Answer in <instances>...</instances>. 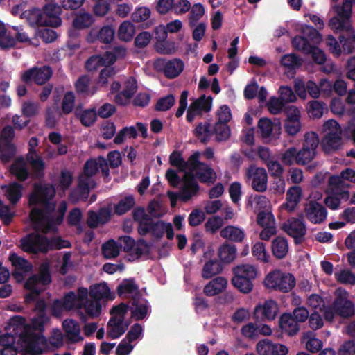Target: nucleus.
Returning a JSON list of instances; mask_svg holds the SVG:
<instances>
[{
  "label": "nucleus",
  "instance_id": "obj_37",
  "mask_svg": "<svg viewBox=\"0 0 355 355\" xmlns=\"http://www.w3.org/2000/svg\"><path fill=\"white\" fill-rule=\"evenodd\" d=\"M227 286V280L218 277L208 282L204 287V293L209 297L215 296L223 292Z\"/></svg>",
  "mask_w": 355,
  "mask_h": 355
},
{
  "label": "nucleus",
  "instance_id": "obj_19",
  "mask_svg": "<svg viewBox=\"0 0 355 355\" xmlns=\"http://www.w3.org/2000/svg\"><path fill=\"white\" fill-rule=\"evenodd\" d=\"M14 135V130L10 126H7L2 130L0 137V159L3 162H9L15 155V148L11 143Z\"/></svg>",
  "mask_w": 355,
  "mask_h": 355
},
{
  "label": "nucleus",
  "instance_id": "obj_36",
  "mask_svg": "<svg viewBox=\"0 0 355 355\" xmlns=\"http://www.w3.org/2000/svg\"><path fill=\"white\" fill-rule=\"evenodd\" d=\"M62 328L69 341L77 343L83 340L80 335V327L78 322L72 319L64 320L62 322Z\"/></svg>",
  "mask_w": 355,
  "mask_h": 355
},
{
  "label": "nucleus",
  "instance_id": "obj_29",
  "mask_svg": "<svg viewBox=\"0 0 355 355\" xmlns=\"http://www.w3.org/2000/svg\"><path fill=\"white\" fill-rule=\"evenodd\" d=\"M137 89L136 80L132 78H128L123 84L122 90L115 96V102L119 105H127Z\"/></svg>",
  "mask_w": 355,
  "mask_h": 355
},
{
  "label": "nucleus",
  "instance_id": "obj_14",
  "mask_svg": "<svg viewBox=\"0 0 355 355\" xmlns=\"http://www.w3.org/2000/svg\"><path fill=\"white\" fill-rule=\"evenodd\" d=\"M324 137L322 141L323 148L327 152L338 149L342 144V130L336 121L329 119L322 127Z\"/></svg>",
  "mask_w": 355,
  "mask_h": 355
},
{
  "label": "nucleus",
  "instance_id": "obj_35",
  "mask_svg": "<svg viewBox=\"0 0 355 355\" xmlns=\"http://www.w3.org/2000/svg\"><path fill=\"white\" fill-rule=\"evenodd\" d=\"M302 189L300 187L293 186L286 191V202L281 205V208L288 212L293 211L300 201Z\"/></svg>",
  "mask_w": 355,
  "mask_h": 355
},
{
  "label": "nucleus",
  "instance_id": "obj_26",
  "mask_svg": "<svg viewBox=\"0 0 355 355\" xmlns=\"http://www.w3.org/2000/svg\"><path fill=\"white\" fill-rule=\"evenodd\" d=\"M258 128L263 138H278L282 132L281 123L278 121H272L268 118H262L259 121Z\"/></svg>",
  "mask_w": 355,
  "mask_h": 355
},
{
  "label": "nucleus",
  "instance_id": "obj_48",
  "mask_svg": "<svg viewBox=\"0 0 355 355\" xmlns=\"http://www.w3.org/2000/svg\"><path fill=\"white\" fill-rule=\"evenodd\" d=\"M271 249L276 258L279 259L284 258L288 252L287 240L282 236H277L272 241Z\"/></svg>",
  "mask_w": 355,
  "mask_h": 355
},
{
  "label": "nucleus",
  "instance_id": "obj_43",
  "mask_svg": "<svg viewBox=\"0 0 355 355\" xmlns=\"http://www.w3.org/2000/svg\"><path fill=\"white\" fill-rule=\"evenodd\" d=\"M281 329L289 336L296 334L299 331L297 322L290 313H284L279 319Z\"/></svg>",
  "mask_w": 355,
  "mask_h": 355
},
{
  "label": "nucleus",
  "instance_id": "obj_41",
  "mask_svg": "<svg viewBox=\"0 0 355 355\" xmlns=\"http://www.w3.org/2000/svg\"><path fill=\"white\" fill-rule=\"evenodd\" d=\"M10 170L11 173L20 181L26 180L29 175L27 162L23 157L16 159Z\"/></svg>",
  "mask_w": 355,
  "mask_h": 355
},
{
  "label": "nucleus",
  "instance_id": "obj_52",
  "mask_svg": "<svg viewBox=\"0 0 355 355\" xmlns=\"http://www.w3.org/2000/svg\"><path fill=\"white\" fill-rule=\"evenodd\" d=\"M135 34V27L130 21H123L118 29L119 39L123 42H129L132 40Z\"/></svg>",
  "mask_w": 355,
  "mask_h": 355
},
{
  "label": "nucleus",
  "instance_id": "obj_10",
  "mask_svg": "<svg viewBox=\"0 0 355 355\" xmlns=\"http://www.w3.org/2000/svg\"><path fill=\"white\" fill-rule=\"evenodd\" d=\"M49 270V263H44L40 268L39 274L32 276L27 280L25 287L30 292L25 297L26 302L35 300L37 295L45 289V286L50 284L51 279Z\"/></svg>",
  "mask_w": 355,
  "mask_h": 355
},
{
  "label": "nucleus",
  "instance_id": "obj_42",
  "mask_svg": "<svg viewBox=\"0 0 355 355\" xmlns=\"http://www.w3.org/2000/svg\"><path fill=\"white\" fill-rule=\"evenodd\" d=\"M301 64L302 60L293 53L285 55L281 59V64L284 67L285 73L288 77H293L295 69Z\"/></svg>",
  "mask_w": 355,
  "mask_h": 355
},
{
  "label": "nucleus",
  "instance_id": "obj_18",
  "mask_svg": "<svg viewBox=\"0 0 355 355\" xmlns=\"http://www.w3.org/2000/svg\"><path fill=\"white\" fill-rule=\"evenodd\" d=\"M246 178L252 187L258 192H263L267 189L268 175L263 168L252 165L246 170Z\"/></svg>",
  "mask_w": 355,
  "mask_h": 355
},
{
  "label": "nucleus",
  "instance_id": "obj_60",
  "mask_svg": "<svg viewBox=\"0 0 355 355\" xmlns=\"http://www.w3.org/2000/svg\"><path fill=\"white\" fill-rule=\"evenodd\" d=\"M325 107L323 102L313 100L308 103L307 112L311 118L319 119L323 115Z\"/></svg>",
  "mask_w": 355,
  "mask_h": 355
},
{
  "label": "nucleus",
  "instance_id": "obj_32",
  "mask_svg": "<svg viewBox=\"0 0 355 355\" xmlns=\"http://www.w3.org/2000/svg\"><path fill=\"white\" fill-rule=\"evenodd\" d=\"M9 260L15 267L13 275L17 281L24 279L26 274L32 268L31 265L26 260L19 257L15 252L10 254Z\"/></svg>",
  "mask_w": 355,
  "mask_h": 355
},
{
  "label": "nucleus",
  "instance_id": "obj_28",
  "mask_svg": "<svg viewBox=\"0 0 355 355\" xmlns=\"http://www.w3.org/2000/svg\"><path fill=\"white\" fill-rule=\"evenodd\" d=\"M114 35L115 31L110 26H103L100 30L92 28L87 36V41L92 43L96 40H99L103 43L109 44L114 40Z\"/></svg>",
  "mask_w": 355,
  "mask_h": 355
},
{
  "label": "nucleus",
  "instance_id": "obj_45",
  "mask_svg": "<svg viewBox=\"0 0 355 355\" xmlns=\"http://www.w3.org/2000/svg\"><path fill=\"white\" fill-rule=\"evenodd\" d=\"M244 230L237 226L227 225L220 231V236L234 242H241L245 236Z\"/></svg>",
  "mask_w": 355,
  "mask_h": 355
},
{
  "label": "nucleus",
  "instance_id": "obj_3",
  "mask_svg": "<svg viewBox=\"0 0 355 355\" xmlns=\"http://www.w3.org/2000/svg\"><path fill=\"white\" fill-rule=\"evenodd\" d=\"M100 168L105 175L108 174L107 162L103 157L90 159L85 163L83 172L78 178V187L70 193L69 199L72 202L75 203L87 198L90 189L95 186L92 177Z\"/></svg>",
  "mask_w": 355,
  "mask_h": 355
},
{
  "label": "nucleus",
  "instance_id": "obj_64",
  "mask_svg": "<svg viewBox=\"0 0 355 355\" xmlns=\"http://www.w3.org/2000/svg\"><path fill=\"white\" fill-rule=\"evenodd\" d=\"M307 305L314 311L323 312L324 314L327 309L323 298L317 294H312L308 297Z\"/></svg>",
  "mask_w": 355,
  "mask_h": 355
},
{
  "label": "nucleus",
  "instance_id": "obj_20",
  "mask_svg": "<svg viewBox=\"0 0 355 355\" xmlns=\"http://www.w3.org/2000/svg\"><path fill=\"white\" fill-rule=\"evenodd\" d=\"M200 153L199 152H195L189 157L187 162H186L180 152L174 151L169 157V162L171 165L176 167L179 171L185 173L182 178L183 180L187 175L191 177L189 171L190 168H192L195 166L196 162L200 158ZM192 178H194L193 176H192Z\"/></svg>",
  "mask_w": 355,
  "mask_h": 355
},
{
  "label": "nucleus",
  "instance_id": "obj_56",
  "mask_svg": "<svg viewBox=\"0 0 355 355\" xmlns=\"http://www.w3.org/2000/svg\"><path fill=\"white\" fill-rule=\"evenodd\" d=\"M189 15V24L190 26H195L196 23L204 16L205 9L200 3H194L191 6Z\"/></svg>",
  "mask_w": 355,
  "mask_h": 355
},
{
  "label": "nucleus",
  "instance_id": "obj_8",
  "mask_svg": "<svg viewBox=\"0 0 355 355\" xmlns=\"http://www.w3.org/2000/svg\"><path fill=\"white\" fill-rule=\"evenodd\" d=\"M234 277L232 284L243 293H249L252 291V280L258 274L257 268L249 263L241 264L233 268Z\"/></svg>",
  "mask_w": 355,
  "mask_h": 355
},
{
  "label": "nucleus",
  "instance_id": "obj_5",
  "mask_svg": "<svg viewBox=\"0 0 355 355\" xmlns=\"http://www.w3.org/2000/svg\"><path fill=\"white\" fill-rule=\"evenodd\" d=\"M134 218L139 223L138 230L140 234H146L149 232L156 238H162L164 234L168 239H173L174 232L173 225L170 223L159 220L153 223L152 218L142 208H137L134 211Z\"/></svg>",
  "mask_w": 355,
  "mask_h": 355
},
{
  "label": "nucleus",
  "instance_id": "obj_27",
  "mask_svg": "<svg viewBox=\"0 0 355 355\" xmlns=\"http://www.w3.org/2000/svg\"><path fill=\"white\" fill-rule=\"evenodd\" d=\"M304 211L306 218L314 224L322 223L327 215L326 209L320 204L313 201H310L306 205Z\"/></svg>",
  "mask_w": 355,
  "mask_h": 355
},
{
  "label": "nucleus",
  "instance_id": "obj_2",
  "mask_svg": "<svg viewBox=\"0 0 355 355\" xmlns=\"http://www.w3.org/2000/svg\"><path fill=\"white\" fill-rule=\"evenodd\" d=\"M46 304L40 300L35 306L37 316L31 320V325L26 324L25 319L20 316L12 317L6 330L15 337H18V342L21 345V350L26 353L41 354L48 347L47 340L43 336L44 324L49 321L45 314Z\"/></svg>",
  "mask_w": 355,
  "mask_h": 355
},
{
  "label": "nucleus",
  "instance_id": "obj_57",
  "mask_svg": "<svg viewBox=\"0 0 355 355\" xmlns=\"http://www.w3.org/2000/svg\"><path fill=\"white\" fill-rule=\"evenodd\" d=\"M15 39L10 31H7L5 25L0 21V47L6 49L14 46Z\"/></svg>",
  "mask_w": 355,
  "mask_h": 355
},
{
  "label": "nucleus",
  "instance_id": "obj_22",
  "mask_svg": "<svg viewBox=\"0 0 355 355\" xmlns=\"http://www.w3.org/2000/svg\"><path fill=\"white\" fill-rule=\"evenodd\" d=\"M286 119L284 122L286 132L291 136L297 134L301 129V112L295 106H289L286 110Z\"/></svg>",
  "mask_w": 355,
  "mask_h": 355
},
{
  "label": "nucleus",
  "instance_id": "obj_23",
  "mask_svg": "<svg viewBox=\"0 0 355 355\" xmlns=\"http://www.w3.org/2000/svg\"><path fill=\"white\" fill-rule=\"evenodd\" d=\"M212 98L210 96L202 95L199 98L195 100L188 107L187 119L192 122L194 119L200 115L202 112H209L211 107Z\"/></svg>",
  "mask_w": 355,
  "mask_h": 355
},
{
  "label": "nucleus",
  "instance_id": "obj_54",
  "mask_svg": "<svg viewBox=\"0 0 355 355\" xmlns=\"http://www.w3.org/2000/svg\"><path fill=\"white\" fill-rule=\"evenodd\" d=\"M73 180V176L71 172L62 171L59 178L57 184V193L62 197L65 194V191L69 187Z\"/></svg>",
  "mask_w": 355,
  "mask_h": 355
},
{
  "label": "nucleus",
  "instance_id": "obj_38",
  "mask_svg": "<svg viewBox=\"0 0 355 355\" xmlns=\"http://www.w3.org/2000/svg\"><path fill=\"white\" fill-rule=\"evenodd\" d=\"M131 316L136 320L144 319L148 313V305L146 301L139 297L130 302Z\"/></svg>",
  "mask_w": 355,
  "mask_h": 355
},
{
  "label": "nucleus",
  "instance_id": "obj_6",
  "mask_svg": "<svg viewBox=\"0 0 355 355\" xmlns=\"http://www.w3.org/2000/svg\"><path fill=\"white\" fill-rule=\"evenodd\" d=\"M70 246V243L67 240H62L59 236L54 237L49 241L44 236L37 233L28 234L21 241V247L24 251L37 253L46 252L49 248H64Z\"/></svg>",
  "mask_w": 355,
  "mask_h": 355
},
{
  "label": "nucleus",
  "instance_id": "obj_15",
  "mask_svg": "<svg viewBox=\"0 0 355 355\" xmlns=\"http://www.w3.org/2000/svg\"><path fill=\"white\" fill-rule=\"evenodd\" d=\"M303 36H296L292 40L295 49L302 51L304 53H309L313 44L320 43L322 40V35L315 28L310 26H304L302 28Z\"/></svg>",
  "mask_w": 355,
  "mask_h": 355
},
{
  "label": "nucleus",
  "instance_id": "obj_50",
  "mask_svg": "<svg viewBox=\"0 0 355 355\" xmlns=\"http://www.w3.org/2000/svg\"><path fill=\"white\" fill-rule=\"evenodd\" d=\"M302 343L305 348L312 353L318 352L322 347V342L311 331H308L303 335Z\"/></svg>",
  "mask_w": 355,
  "mask_h": 355
},
{
  "label": "nucleus",
  "instance_id": "obj_62",
  "mask_svg": "<svg viewBox=\"0 0 355 355\" xmlns=\"http://www.w3.org/2000/svg\"><path fill=\"white\" fill-rule=\"evenodd\" d=\"M316 155V150L313 148L303 147L297 152V164L305 165L312 161Z\"/></svg>",
  "mask_w": 355,
  "mask_h": 355
},
{
  "label": "nucleus",
  "instance_id": "obj_30",
  "mask_svg": "<svg viewBox=\"0 0 355 355\" xmlns=\"http://www.w3.org/2000/svg\"><path fill=\"white\" fill-rule=\"evenodd\" d=\"M189 173L191 176L195 173L196 176L200 181L205 183H212L216 179V173L209 166L200 162L199 159H198L195 166L190 168Z\"/></svg>",
  "mask_w": 355,
  "mask_h": 355
},
{
  "label": "nucleus",
  "instance_id": "obj_58",
  "mask_svg": "<svg viewBox=\"0 0 355 355\" xmlns=\"http://www.w3.org/2000/svg\"><path fill=\"white\" fill-rule=\"evenodd\" d=\"M252 208L256 211L270 210L271 203L268 198L264 196H255L250 200Z\"/></svg>",
  "mask_w": 355,
  "mask_h": 355
},
{
  "label": "nucleus",
  "instance_id": "obj_16",
  "mask_svg": "<svg viewBox=\"0 0 355 355\" xmlns=\"http://www.w3.org/2000/svg\"><path fill=\"white\" fill-rule=\"evenodd\" d=\"M153 66L158 71H162L166 78L173 79L178 77L184 70V62L180 58H158Z\"/></svg>",
  "mask_w": 355,
  "mask_h": 355
},
{
  "label": "nucleus",
  "instance_id": "obj_11",
  "mask_svg": "<svg viewBox=\"0 0 355 355\" xmlns=\"http://www.w3.org/2000/svg\"><path fill=\"white\" fill-rule=\"evenodd\" d=\"M352 0H344L342 5L331 6L330 12L334 14L329 21V26L334 31L349 28L352 15Z\"/></svg>",
  "mask_w": 355,
  "mask_h": 355
},
{
  "label": "nucleus",
  "instance_id": "obj_51",
  "mask_svg": "<svg viewBox=\"0 0 355 355\" xmlns=\"http://www.w3.org/2000/svg\"><path fill=\"white\" fill-rule=\"evenodd\" d=\"M23 16L31 26H45L46 24L42 11L37 8H33L23 12Z\"/></svg>",
  "mask_w": 355,
  "mask_h": 355
},
{
  "label": "nucleus",
  "instance_id": "obj_25",
  "mask_svg": "<svg viewBox=\"0 0 355 355\" xmlns=\"http://www.w3.org/2000/svg\"><path fill=\"white\" fill-rule=\"evenodd\" d=\"M51 74V68L44 66L41 68H33L24 71L21 76V79L25 83L33 80L37 84L42 85L50 78Z\"/></svg>",
  "mask_w": 355,
  "mask_h": 355
},
{
  "label": "nucleus",
  "instance_id": "obj_47",
  "mask_svg": "<svg viewBox=\"0 0 355 355\" xmlns=\"http://www.w3.org/2000/svg\"><path fill=\"white\" fill-rule=\"evenodd\" d=\"M118 292L123 297H130L132 300L139 297L138 287L132 280H125L118 287Z\"/></svg>",
  "mask_w": 355,
  "mask_h": 355
},
{
  "label": "nucleus",
  "instance_id": "obj_61",
  "mask_svg": "<svg viewBox=\"0 0 355 355\" xmlns=\"http://www.w3.org/2000/svg\"><path fill=\"white\" fill-rule=\"evenodd\" d=\"M252 252L253 256L263 263H268L270 256L266 251L265 245L261 242H257L252 247Z\"/></svg>",
  "mask_w": 355,
  "mask_h": 355
},
{
  "label": "nucleus",
  "instance_id": "obj_44",
  "mask_svg": "<svg viewBox=\"0 0 355 355\" xmlns=\"http://www.w3.org/2000/svg\"><path fill=\"white\" fill-rule=\"evenodd\" d=\"M110 218V212L108 209L103 208L98 213L90 211L87 219V224L91 227H96L99 225L107 223Z\"/></svg>",
  "mask_w": 355,
  "mask_h": 355
},
{
  "label": "nucleus",
  "instance_id": "obj_39",
  "mask_svg": "<svg viewBox=\"0 0 355 355\" xmlns=\"http://www.w3.org/2000/svg\"><path fill=\"white\" fill-rule=\"evenodd\" d=\"M16 338L9 332L0 333V348L1 355H17L16 349L14 347Z\"/></svg>",
  "mask_w": 355,
  "mask_h": 355
},
{
  "label": "nucleus",
  "instance_id": "obj_9",
  "mask_svg": "<svg viewBox=\"0 0 355 355\" xmlns=\"http://www.w3.org/2000/svg\"><path fill=\"white\" fill-rule=\"evenodd\" d=\"M295 283V279L292 274L278 269L269 272L263 281L266 288L282 293H288L292 291Z\"/></svg>",
  "mask_w": 355,
  "mask_h": 355
},
{
  "label": "nucleus",
  "instance_id": "obj_17",
  "mask_svg": "<svg viewBox=\"0 0 355 355\" xmlns=\"http://www.w3.org/2000/svg\"><path fill=\"white\" fill-rule=\"evenodd\" d=\"M198 190V185L195 180L189 175H186L184 179L181 182L180 190L179 193H174L171 191L168 192V196L170 198L171 206L175 207L176 200L180 198L182 200L187 201L194 196Z\"/></svg>",
  "mask_w": 355,
  "mask_h": 355
},
{
  "label": "nucleus",
  "instance_id": "obj_4",
  "mask_svg": "<svg viewBox=\"0 0 355 355\" xmlns=\"http://www.w3.org/2000/svg\"><path fill=\"white\" fill-rule=\"evenodd\" d=\"M63 306L65 310L76 309L83 318L85 315L95 318L101 312V305L97 302L88 300V290L80 287L77 294L73 292L67 293L63 297Z\"/></svg>",
  "mask_w": 355,
  "mask_h": 355
},
{
  "label": "nucleus",
  "instance_id": "obj_21",
  "mask_svg": "<svg viewBox=\"0 0 355 355\" xmlns=\"http://www.w3.org/2000/svg\"><path fill=\"white\" fill-rule=\"evenodd\" d=\"M254 315L261 320H273L278 314V304L272 299L259 303L254 308Z\"/></svg>",
  "mask_w": 355,
  "mask_h": 355
},
{
  "label": "nucleus",
  "instance_id": "obj_31",
  "mask_svg": "<svg viewBox=\"0 0 355 355\" xmlns=\"http://www.w3.org/2000/svg\"><path fill=\"white\" fill-rule=\"evenodd\" d=\"M331 194L328 196L325 200L324 203L331 209H337L340 205V200H348L349 198V192L348 191L343 190L338 187L329 186Z\"/></svg>",
  "mask_w": 355,
  "mask_h": 355
},
{
  "label": "nucleus",
  "instance_id": "obj_55",
  "mask_svg": "<svg viewBox=\"0 0 355 355\" xmlns=\"http://www.w3.org/2000/svg\"><path fill=\"white\" fill-rule=\"evenodd\" d=\"M222 271L220 263L216 260H209L205 263L202 271V276L205 279H209Z\"/></svg>",
  "mask_w": 355,
  "mask_h": 355
},
{
  "label": "nucleus",
  "instance_id": "obj_1",
  "mask_svg": "<svg viewBox=\"0 0 355 355\" xmlns=\"http://www.w3.org/2000/svg\"><path fill=\"white\" fill-rule=\"evenodd\" d=\"M55 193V189L53 186L36 184L29 196V206L32 207L30 220L37 231L44 233L55 231L56 226L63 220L67 204L65 202H61L58 211H55L53 201Z\"/></svg>",
  "mask_w": 355,
  "mask_h": 355
},
{
  "label": "nucleus",
  "instance_id": "obj_34",
  "mask_svg": "<svg viewBox=\"0 0 355 355\" xmlns=\"http://www.w3.org/2000/svg\"><path fill=\"white\" fill-rule=\"evenodd\" d=\"M285 232L295 239H300L304 236L306 230L304 223L300 219L292 218L284 224Z\"/></svg>",
  "mask_w": 355,
  "mask_h": 355
},
{
  "label": "nucleus",
  "instance_id": "obj_13",
  "mask_svg": "<svg viewBox=\"0 0 355 355\" xmlns=\"http://www.w3.org/2000/svg\"><path fill=\"white\" fill-rule=\"evenodd\" d=\"M127 54L126 49L123 46H118L112 51H107L103 55L92 56L86 62L88 71H96L101 67H109L117 60L123 59Z\"/></svg>",
  "mask_w": 355,
  "mask_h": 355
},
{
  "label": "nucleus",
  "instance_id": "obj_12",
  "mask_svg": "<svg viewBox=\"0 0 355 355\" xmlns=\"http://www.w3.org/2000/svg\"><path fill=\"white\" fill-rule=\"evenodd\" d=\"M128 306L121 303L110 311L111 318L107 324V334L112 338H117L127 329L128 322L125 320Z\"/></svg>",
  "mask_w": 355,
  "mask_h": 355
},
{
  "label": "nucleus",
  "instance_id": "obj_49",
  "mask_svg": "<svg viewBox=\"0 0 355 355\" xmlns=\"http://www.w3.org/2000/svg\"><path fill=\"white\" fill-rule=\"evenodd\" d=\"M343 180L355 183V171L352 168H347L340 173V175H332L329 179V186L338 187L341 189Z\"/></svg>",
  "mask_w": 355,
  "mask_h": 355
},
{
  "label": "nucleus",
  "instance_id": "obj_59",
  "mask_svg": "<svg viewBox=\"0 0 355 355\" xmlns=\"http://www.w3.org/2000/svg\"><path fill=\"white\" fill-rule=\"evenodd\" d=\"M236 249L234 245L224 244L219 248L218 256L220 260L225 263H230L236 258Z\"/></svg>",
  "mask_w": 355,
  "mask_h": 355
},
{
  "label": "nucleus",
  "instance_id": "obj_7",
  "mask_svg": "<svg viewBox=\"0 0 355 355\" xmlns=\"http://www.w3.org/2000/svg\"><path fill=\"white\" fill-rule=\"evenodd\" d=\"M335 300L333 306H327L324 310V318L332 321L337 314L343 318H349L354 313V305L349 300L348 293L341 288H337L334 293Z\"/></svg>",
  "mask_w": 355,
  "mask_h": 355
},
{
  "label": "nucleus",
  "instance_id": "obj_63",
  "mask_svg": "<svg viewBox=\"0 0 355 355\" xmlns=\"http://www.w3.org/2000/svg\"><path fill=\"white\" fill-rule=\"evenodd\" d=\"M120 248L114 241L110 240L102 245V252L106 259H112L119 254Z\"/></svg>",
  "mask_w": 355,
  "mask_h": 355
},
{
  "label": "nucleus",
  "instance_id": "obj_53",
  "mask_svg": "<svg viewBox=\"0 0 355 355\" xmlns=\"http://www.w3.org/2000/svg\"><path fill=\"white\" fill-rule=\"evenodd\" d=\"M94 22V17L86 12H79L73 19V25L76 28L84 29L89 28Z\"/></svg>",
  "mask_w": 355,
  "mask_h": 355
},
{
  "label": "nucleus",
  "instance_id": "obj_33",
  "mask_svg": "<svg viewBox=\"0 0 355 355\" xmlns=\"http://www.w3.org/2000/svg\"><path fill=\"white\" fill-rule=\"evenodd\" d=\"M89 295L94 299V302L99 300L109 301L114 299V293L110 291L107 284L105 282L96 284L89 287Z\"/></svg>",
  "mask_w": 355,
  "mask_h": 355
},
{
  "label": "nucleus",
  "instance_id": "obj_24",
  "mask_svg": "<svg viewBox=\"0 0 355 355\" xmlns=\"http://www.w3.org/2000/svg\"><path fill=\"white\" fill-rule=\"evenodd\" d=\"M38 145V140L36 137H31L28 143V153L27 154V160L31 166L34 174L36 176L41 175L45 164L42 159L37 155L36 147Z\"/></svg>",
  "mask_w": 355,
  "mask_h": 355
},
{
  "label": "nucleus",
  "instance_id": "obj_46",
  "mask_svg": "<svg viewBox=\"0 0 355 355\" xmlns=\"http://www.w3.org/2000/svg\"><path fill=\"white\" fill-rule=\"evenodd\" d=\"M182 22L179 19H175L168 22L166 26H159L156 28V34H160L158 36L159 40H164L166 38L167 33H176L182 28Z\"/></svg>",
  "mask_w": 355,
  "mask_h": 355
},
{
  "label": "nucleus",
  "instance_id": "obj_40",
  "mask_svg": "<svg viewBox=\"0 0 355 355\" xmlns=\"http://www.w3.org/2000/svg\"><path fill=\"white\" fill-rule=\"evenodd\" d=\"M1 189L12 205L17 204L22 197V185L19 183L12 182L8 185H2Z\"/></svg>",
  "mask_w": 355,
  "mask_h": 355
}]
</instances>
